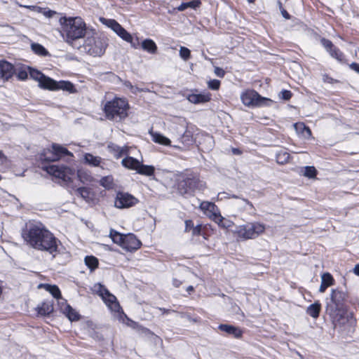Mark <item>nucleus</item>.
Returning <instances> with one entry per match:
<instances>
[{
	"mask_svg": "<svg viewBox=\"0 0 359 359\" xmlns=\"http://www.w3.org/2000/svg\"><path fill=\"white\" fill-rule=\"evenodd\" d=\"M21 236L26 245L55 257L59 253L60 240L41 222L27 223L21 231Z\"/></svg>",
	"mask_w": 359,
	"mask_h": 359,
	"instance_id": "obj_1",
	"label": "nucleus"
},
{
	"mask_svg": "<svg viewBox=\"0 0 359 359\" xmlns=\"http://www.w3.org/2000/svg\"><path fill=\"white\" fill-rule=\"evenodd\" d=\"M348 292L341 288L337 287L331 290L330 301L325 306V312L329 316L334 328L342 327L348 322Z\"/></svg>",
	"mask_w": 359,
	"mask_h": 359,
	"instance_id": "obj_2",
	"label": "nucleus"
},
{
	"mask_svg": "<svg viewBox=\"0 0 359 359\" xmlns=\"http://www.w3.org/2000/svg\"><path fill=\"white\" fill-rule=\"evenodd\" d=\"M59 23L60 33L68 44H72L76 40L84 38L86 34V23L79 16H62L59 19Z\"/></svg>",
	"mask_w": 359,
	"mask_h": 359,
	"instance_id": "obj_3",
	"label": "nucleus"
},
{
	"mask_svg": "<svg viewBox=\"0 0 359 359\" xmlns=\"http://www.w3.org/2000/svg\"><path fill=\"white\" fill-rule=\"evenodd\" d=\"M204 187L200 174L191 169H186L177 175L176 188L182 196L194 195L196 190L202 189Z\"/></svg>",
	"mask_w": 359,
	"mask_h": 359,
	"instance_id": "obj_4",
	"label": "nucleus"
},
{
	"mask_svg": "<svg viewBox=\"0 0 359 359\" xmlns=\"http://www.w3.org/2000/svg\"><path fill=\"white\" fill-rule=\"evenodd\" d=\"M130 108L128 100L126 97L115 96L105 102L102 111L107 120L121 122L128 116Z\"/></svg>",
	"mask_w": 359,
	"mask_h": 359,
	"instance_id": "obj_5",
	"label": "nucleus"
},
{
	"mask_svg": "<svg viewBox=\"0 0 359 359\" xmlns=\"http://www.w3.org/2000/svg\"><path fill=\"white\" fill-rule=\"evenodd\" d=\"M266 226L264 224L254 222L240 225L234 231V235L242 241L255 239L264 233Z\"/></svg>",
	"mask_w": 359,
	"mask_h": 359,
	"instance_id": "obj_6",
	"label": "nucleus"
},
{
	"mask_svg": "<svg viewBox=\"0 0 359 359\" xmlns=\"http://www.w3.org/2000/svg\"><path fill=\"white\" fill-rule=\"evenodd\" d=\"M242 103L248 107H270L273 101L268 97L262 96L254 89H246L241 94Z\"/></svg>",
	"mask_w": 359,
	"mask_h": 359,
	"instance_id": "obj_7",
	"label": "nucleus"
},
{
	"mask_svg": "<svg viewBox=\"0 0 359 359\" xmlns=\"http://www.w3.org/2000/svg\"><path fill=\"white\" fill-rule=\"evenodd\" d=\"M108 46L107 39L105 37L97 36L96 34L88 36L83 43L86 52L94 57L102 55Z\"/></svg>",
	"mask_w": 359,
	"mask_h": 359,
	"instance_id": "obj_8",
	"label": "nucleus"
},
{
	"mask_svg": "<svg viewBox=\"0 0 359 359\" xmlns=\"http://www.w3.org/2000/svg\"><path fill=\"white\" fill-rule=\"evenodd\" d=\"M105 24L110 27L116 34L125 41L130 43L132 47L138 48L141 43L140 39L137 36H133L125 28H123L116 20L114 19H103Z\"/></svg>",
	"mask_w": 359,
	"mask_h": 359,
	"instance_id": "obj_9",
	"label": "nucleus"
},
{
	"mask_svg": "<svg viewBox=\"0 0 359 359\" xmlns=\"http://www.w3.org/2000/svg\"><path fill=\"white\" fill-rule=\"evenodd\" d=\"M184 224V232L191 233L193 237H198L201 236L203 239L208 240L215 231V229L210 224H201L194 226V223L192 219H186Z\"/></svg>",
	"mask_w": 359,
	"mask_h": 359,
	"instance_id": "obj_10",
	"label": "nucleus"
},
{
	"mask_svg": "<svg viewBox=\"0 0 359 359\" xmlns=\"http://www.w3.org/2000/svg\"><path fill=\"white\" fill-rule=\"evenodd\" d=\"M42 168L50 175L58 180H61L64 182L70 183L72 182V175H74V172L68 166L49 165L43 166Z\"/></svg>",
	"mask_w": 359,
	"mask_h": 359,
	"instance_id": "obj_11",
	"label": "nucleus"
},
{
	"mask_svg": "<svg viewBox=\"0 0 359 359\" xmlns=\"http://www.w3.org/2000/svg\"><path fill=\"white\" fill-rule=\"evenodd\" d=\"M139 200L133 195L124 191H118L114 200V206L118 209H126L135 206Z\"/></svg>",
	"mask_w": 359,
	"mask_h": 359,
	"instance_id": "obj_12",
	"label": "nucleus"
},
{
	"mask_svg": "<svg viewBox=\"0 0 359 359\" xmlns=\"http://www.w3.org/2000/svg\"><path fill=\"white\" fill-rule=\"evenodd\" d=\"M321 45L324 47L329 55L341 64H348L344 53L332 41L322 37L320 39Z\"/></svg>",
	"mask_w": 359,
	"mask_h": 359,
	"instance_id": "obj_13",
	"label": "nucleus"
},
{
	"mask_svg": "<svg viewBox=\"0 0 359 359\" xmlns=\"http://www.w3.org/2000/svg\"><path fill=\"white\" fill-rule=\"evenodd\" d=\"M199 209L213 222H221L223 219L220 210L215 203L203 201L200 203Z\"/></svg>",
	"mask_w": 359,
	"mask_h": 359,
	"instance_id": "obj_14",
	"label": "nucleus"
},
{
	"mask_svg": "<svg viewBox=\"0 0 359 359\" xmlns=\"http://www.w3.org/2000/svg\"><path fill=\"white\" fill-rule=\"evenodd\" d=\"M15 74V67L11 62L6 60H0V83L4 84L10 81Z\"/></svg>",
	"mask_w": 359,
	"mask_h": 359,
	"instance_id": "obj_15",
	"label": "nucleus"
},
{
	"mask_svg": "<svg viewBox=\"0 0 359 359\" xmlns=\"http://www.w3.org/2000/svg\"><path fill=\"white\" fill-rule=\"evenodd\" d=\"M142 242L134 233H127L121 248L128 252H135L142 246Z\"/></svg>",
	"mask_w": 359,
	"mask_h": 359,
	"instance_id": "obj_16",
	"label": "nucleus"
},
{
	"mask_svg": "<svg viewBox=\"0 0 359 359\" xmlns=\"http://www.w3.org/2000/svg\"><path fill=\"white\" fill-rule=\"evenodd\" d=\"M58 305L60 311L70 321L73 322L80 320V314L67 303L66 299H62V301L58 303Z\"/></svg>",
	"mask_w": 359,
	"mask_h": 359,
	"instance_id": "obj_17",
	"label": "nucleus"
},
{
	"mask_svg": "<svg viewBox=\"0 0 359 359\" xmlns=\"http://www.w3.org/2000/svg\"><path fill=\"white\" fill-rule=\"evenodd\" d=\"M107 149L116 159H119L129 154L130 147L128 145L120 147L114 142H109L107 144Z\"/></svg>",
	"mask_w": 359,
	"mask_h": 359,
	"instance_id": "obj_18",
	"label": "nucleus"
},
{
	"mask_svg": "<svg viewBox=\"0 0 359 359\" xmlns=\"http://www.w3.org/2000/svg\"><path fill=\"white\" fill-rule=\"evenodd\" d=\"M37 316L46 317L50 316L54 311V304L52 300H45L35 309Z\"/></svg>",
	"mask_w": 359,
	"mask_h": 359,
	"instance_id": "obj_19",
	"label": "nucleus"
},
{
	"mask_svg": "<svg viewBox=\"0 0 359 359\" xmlns=\"http://www.w3.org/2000/svg\"><path fill=\"white\" fill-rule=\"evenodd\" d=\"M187 99L191 103L198 104L210 102L212 100V95L209 92L203 93H190L187 95Z\"/></svg>",
	"mask_w": 359,
	"mask_h": 359,
	"instance_id": "obj_20",
	"label": "nucleus"
},
{
	"mask_svg": "<svg viewBox=\"0 0 359 359\" xmlns=\"http://www.w3.org/2000/svg\"><path fill=\"white\" fill-rule=\"evenodd\" d=\"M53 158L52 159L46 160L48 161H59L62 156H72V154L65 147L53 143L51 146Z\"/></svg>",
	"mask_w": 359,
	"mask_h": 359,
	"instance_id": "obj_21",
	"label": "nucleus"
},
{
	"mask_svg": "<svg viewBox=\"0 0 359 359\" xmlns=\"http://www.w3.org/2000/svg\"><path fill=\"white\" fill-rule=\"evenodd\" d=\"M218 329L221 332L226 333L228 335L232 336L236 339H241L243 334V331L238 327H236L228 324H220Z\"/></svg>",
	"mask_w": 359,
	"mask_h": 359,
	"instance_id": "obj_22",
	"label": "nucleus"
},
{
	"mask_svg": "<svg viewBox=\"0 0 359 359\" xmlns=\"http://www.w3.org/2000/svg\"><path fill=\"white\" fill-rule=\"evenodd\" d=\"M102 299L104 302L106 306L111 311L115 313H120L121 311L123 312L122 308L119 302H118L116 297L110 292L107 296L103 297Z\"/></svg>",
	"mask_w": 359,
	"mask_h": 359,
	"instance_id": "obj_23",
	"label": "nucleus"
},
{
	"mask_svg": "<svg viewBox=\"0 0 359 359\" xmlns=\"http://www.w3.org/2000/svg\"><path fill=\"white\" fill-rule=\"evenodd\" d=\"M39 289H44L51 294V295L56 299H65L62 298L61 291L57 285H50L48 283H40L38 285Z\"/></svg>",
	"mask_w": 359,
	"mask_h": 359,
	"instance_id": "obj_24",
	"label": "nucleus"
},
{
	"mask_svg": "<svg viewBox=\"0 0 359 359\" xmlns=\"http://www.w3.org/2000/svg\"><path fill=\"white\" fill-rule=\"evenodd\" d=\"M57 81L45 75L43 77H42L41 80L40 81V83H39V87L43 90L57 91Z\"/></svg>",
	"mask_w": 359,
	"mask_h": 359,
	"instance_id": "obj_25",
	"label": "nucleus"
},
{
	"mask_svg": "<svg viewBox=\"0 0 359 359\" xmlns=\"http://www.w3.org/2000/svg\"><path fill=\"white\" fill-rule=\"evenodd\" d=\"M322 310V304L319 300L315 301L306 309V313L316 320L319 318Z\"/></svg>",
	"mask_w": 359,
	"mask_h": 359,
	"instance_id": "obj_26",
	"label": "nucleus"
},
{
	"mask_svg": "<svg viewBox=\"0 0 359 359\" xmlns=\"http://www.w3.org/2000/svg\"><path fill=\"white\" fill-rule=\"evenodd\" d=\"M140 163V161L138 159L133 156H129L128 155L126 156V157L121 161V165L124 168L128 170H135L136 172L137 170Z\"/></svg>",
	"mask_w": 359,
	"mask_h": 359,
	"instance_id": "obj_27",
	"label": "nucleus"
},
{
	"mask_svg": "<svg viewBox=\"0 0 359 359\" xmlns=\"http://www.w3.org/2000/svg\"><path fill=\"white\" fill-rule=\"evenodd\" d=\"M296 132L305 138H310L312 135L311 130L303 122H297L294 124Z\"/></svg>",
	"mask_w": 359,
	"mask_h": 359,
	"instance_id": "obj_28",
	"label": "nucleus"
},
{
	"mask_svg": "<svg viewBox=\"0 0 359 359\" xmlns=\"http://www.w3.org/2000/svg\"><path fill=\"white\" fill-rule=\"evenodd\" d=\"M83 160L85 163L93 167H99L102 161L100 156H94L90 153H86L83 156Z\"/></svg>",
	"mask_w": 359,
	"mask_h": 359,
	"instance_id": "obj_29",
	"label": "nucleus"
},
{
	"mask_svg": "<svg viewBox=\"0 0 359 359\" xmlns=\"http://www.w3.org/2000/svg\"><path fill=\"white\" fill-rule=\"evenodd\" d=\"M137 172L141 175L151 177L155 174V168L153 165H144L140 162Z\"/></svg>",
	"mask_w": 359,
	"mask_h": 359,
	"instance_id": "obj_30",
	"label": "nucleus"
},
{
	"mask_svg": "<svg viewBox=\"0 0 359 359\" xmlns=\"http://www.w3.org/2000/svg\"><path fill=\"white\" fill-rule=\"evenodd\" d=\"M149 133L152 137V140L155 143H158L159 144L164 145V146L170 145V144H171L170 140L168 139V137H165L162 134H161L159 133H156V132H153V131H151Z\"/></svg>",
	"mask_w": 359,
	"mask_h": 359,
	"instance_id": "obj_31",
	"label": "nucleus"
},
{
	"mask_svg": "<svg viewBox=\"0 0 359 359\" xmlns=\"http://www.w3.org/2000/svg\"><path fill=\"white\" fill-rule=\"evenodd\" d=\"M202 2L201 0H191L189 2H182L175 9L177 11H184L189 8L196 10V8H199Z\"/></svg>",
	"mask_w": 359,
	"mask_h": 359,
	"instance_id": "obj_32",
	"label": "nucleus"
},
{
	"mask_svg": "<svg viewBox=\"0 0 359 359\" xmlns=\"http://www.w3.org/2000/svg\"><path fill=\"white\" fill-rule=\"evenodd\" d=\"M57 90H62L70 93H74L76 92L74 85L69 81H57Z\"/></svg>",
	"mask_w": 359,
	"mask_h": 359,
	"instance_id": "obj_33",
	"label": "nucleus"
},
{
	"mask_svg": "<svg viewBox=\"0 0 359 359\" xmlns=\"http://www.w3.org/2000/svg\"><path fill=\"white\" fill-rule=\"evenodd\" d=\"M142 49L149 53L155 54L157 52V46L156 43L150 39L144 40L141 43Z\"/></svg>",
	"mask_w": 359,
	"mask_h": 359,
	"instance_id": "obj_34",
	"label": "nucleus"
},
{
	"mask_svg": "<svg viewBox=\"0 0 359 359\" xmlns=\"http://www.w3.org/2000/svg\"><path fill=\"white\" fill-rule=\"evenodd\" d=\"M126 234L121 233L115 229H111L109 231V237L112 241L121 247Z\"/></svg>",
	"mask_w": 359,
	"mask_h": 359,
	"instance_id": "obj_35",
	"label": "nucleus"
},
{
	"mask_svg": "<svg viewBox=\"0 0 359 359\" xmlns=\"http://www.w3.org/2000/svg\"><path fill=\"white\" fill-rule=\"evenodd\" d=\"M84 262L90 271H94L99 266V260L93 255L86 256L84 258Z\"/></svg>",
	"mask_w": 359,
	"mask_h": 359,
	"instance_id": "obj_36",
	"label": "nucleus"
},
{
	"mask_svg": "<svg viewBox=\"0 0 359 359\" xmlns=\"http://www.w3.org/2000/svg\"><path fill=\"white\" fill-rule=\"evenodd\" d=\"M276 158L278 164L284 165L290 161L291 156L287 151L280 150L276 154Z\"/></svg>",
	"mask_w": 359,
	"mask_h": 359,
	"instance_id": "obj_37",
	"label": "nucleus"
},
{
	"mask_svg": "<svg viewBox=\"0 0 359 359\" xmlns=\"http://www.w3.org/2000/svg\"><path fill=\"white\" fill-rule=\"evenodd\" d=\"M31 48L36 55L39 56H47L49 54L45 47L38 43H32Z\"/></svg>",
	"mask_w": 359,
	"mask_h": 359,
	"instance_id": "obj_38",
	"label": "nucleus"
},
{
	"mask_svg": "<svg viewBox=\"0 0 359 359\" xmlns=\"http://www.w3.org/2000/svg\"><path fill=\"white\" fill-rule=\"evenodd\" d=\"M318 170L314 166H305L304 168L303 175L309 179H316Z\"/></svg>",
	"mask_w": 359,
	"mask_h": 359,
	"instance_id": "obj_39",
	"label": "nucleus"
},
{
	"mask_svg": "<svg viewBox=\"0 0 359 359\" xmlns=\"http://www.w3.org/2000/svg\"><path fill=\"white\" fill-rule=\"evenodd\" d=\"M27 69L29 70V74L30 76V78L34 81H38V83H39L42 77H43L45 74L42 73L41 71L31 67H27Z\"/></svg>",
	"mask_w": 359,
	"mask_h": 359,
	"instance_id": "obj_40",
	"label": "nucleus"
},
{
	"mask_svg": "<svg viewBox=\"0 0 359 359\" xmlns=\"http://www.w3.org/2000/svg\"><path fill=\"white\" fill-rule=\"evenodd\" d=\"M29 70L27 67H21L19 69L15 68V74L19 81H25L28 78Z\"/></svg>",
	"mask_w": 359,
	"mask_h": 359,
	"instance_id": "obj_41",
	"label": "nucleus"
},
{
	"mask_svg": "<svg viewBox=\"0 0 359 359\" xmlns=\"http://www.w3.org/2000/svg\"><path fill=\"white\" fill-rule=\"evenodd\" d=\"M321 283L330 287L334 284L335 280L331 273L326 272L321 276Z\"/></svg>",
	"mask_w": 359,
	"mask_h": 359,
	"instance_id": "obj_42",
	"label": "nucleus"
},
{
	"mask_svg": "<svg viewBox=\"0 0 359 359\" xmlns=\"http://www.w3.org/2000/svg\"><path fill=\"white\" fill-rule=\"evenodd\" d=\"M76 192L78 196H81V198L86 200L90 198V191L88 187H79L76 189Z\"/></svg>",
	"mask_w": 359,
	"mask_h": 359,
	"instance_id": "obj_43",
	"label": "nucleus"
},
{
	"mask_svg": "<svg viewBox=\"0 0 359 359\" xmlns=\"http://www.w3.org/2000/svg\"><path fill=\"white\" fill-rule=\"evenodd\" d=\"M322 80L323 82L325 83H330V84H337L340 83L341 81L337 79H334L329 74L325 73L322 74Z\"/></svg>",
	"mask_w": 359,
	"mask_h": 359,
	"instance_id": "obj_44",
	"label": "nucleus"
},
{
	"mask_svg": "<svg viewBox=\"0 0 359 359\" xmlns=\"http://www.w3.org/2000/svg\"><path fill=\"white\" fill-rule=\"evenodd\" d=\"M221 86V81L217 79H212L208 82V87L212 90H218Z\"/></svg>",
	"mask_w": 359,
	"mask_h": 359,
	"instance_id": "obj_45",
	"label": "nucleus"
},
{
	"mask_svg": "<svg viewBox=\"0 0 359 359\" xmlns=\"http://www.w3.org/2000/svg\"><path fill=\"white\" fill-rule=\"evenodd\" d=\"M180 55L183 60H188L191 57V51L188 48L182 46L180 50Z\"/></svg>",
	"mask_w": 359,
	"mask_h": 359,
	"instance_id": "obj_46",
	"label": "nucleus"
},
{
	"mask_svg": "<svg viewBox=\"0 0 359 359\" xmlns=\"http://www.w3.org/2000/svg\"><path fill=\"white\" fill-rule=\"evenodd\" d=\"M215 221V222L218 224V226L222 229H229L231 227L233 224V222L230 220H226L223 217V219L221 222Z\"/></svg>",
	"mask_w": 359,
	"mask_h": 359,
	"instance_id": "obj_47",
	"label": "nucleus"
},
{
	"mask_svg": "<svg viewBox=\"0 0 359 359\" xmlns=\"http://www.w3.org/2000/svg\"><path fill=\"white\" fill-rule=\"evenodd\" d=\"M97 293L102 299L109 293V291L104 285L99 284Z\"/></svg>",
	"mask_w": 359,
	"mask_h": 359,
	"instance_id": "obj_48",
	"label": "nucleus"
},
{
	"mask_svg": "<svg viewBox=\"0 0 359 359\" xmlns=\"http://www.w3.org/2000/svg\"><path fill=\"white\" fill-rule=\"evenodd\" d=\"M97 293L102 299L109 293V291L104 285L99 284Z\"/></svg>",
	"mask_w": 359,
	"mask_h": 359,
	"instance_id": "obj_49",
	"label": "nucleus"
},
{
	"mask_svg": "<svg viewBox=\"0 0 359 359\" xmlns=\"http://www.w3.org/2000/svg\"><path fill=\"white\" fill-rule=\"evenodd\" d=\"M279 9L283 17L286 20H290L291 18V15L290 13L284 8L283 4L280 1H278Z\"/></svg>",
	"mask_w": 359,
	"mask_h": 359,
	"instance_id": "obj_50",
	"label": "nucleus"
},
{
	"mask_svg": "<svg viewBox=\"0 0 359 359\" xmlns=\"http://www.w3.org/2000/svg\"><path fill=\"white\" fill-rule=\"evenodd\" d=\"M281 98L284 100H290L292 97V93L289 90H283L280 92Z\"/></svg>",
	"mask_w": 359,
	"mask_h": 359,
	"instance_id": "obj_51",
	"label": "nucleus"
},
{
	"mask_svg": "<svg viewBox=\"0 0 359 359\" xmlns=\"http://www.w3.org/2000/svg\"><path fill=\"white\" fill-rule=\"evenodd\" d=\"M182 141L183 142L193 141V136L192 135H191L190 132L186 131L183 134V135L182 136Z\"/></svg>",
	"mask_w": 359,
	"mask_h": 359,
	"instance_id": "obj_52",
	"label": "nucleus"
},
{
	"mask_svg": "<svg viewBox=\"0 0 359 359\" xmlns=\"http://www.w3.org/2000/svg\"><path fill=\"white\" fill-rule=\"evenodd\" d=\"M214 72L219 78L224 77L225 74H226L225 71L222 68L219 67H215Z\"/></svg>",
	"mask_w": 359,
	"mask_h": 359,
	"instance_id": "obj_53",
	"label": "nucleus"
},
{
	"mask_svg": "<svg viewBox=\"0 0 359 359\" xmlns=\"http://www.w3.org/2000/svg\"><path fill=\"white\" fill-rule=\"evenodd\" d=\"M43 14L47 18H53L55 15L57 14V12L55 11H52L50 9L45 10L43 12Z\"/></svg>",
	"mask_w": 359,
	"mask_h": 359,
	"instance_id": "obj_54",
	"label": "nucleus"
},
{
	"mask_svg": "<svg viewBox=\"0 0 359 359\" xmlns=\"http://www.w3.org/2000/svg\"><path fill=\"white\" fill-rule=\"evenodd\" d=\"M349 67L352 70H353L355 72L359 74V64L358 63H357V62H352L351 64L349 65Z\"/></svg>",
	"mask_w": 359,
	"mask_h": 359,
	"instance_id": "obj_55",
	"label": "nucleus"
},
{
	"mask_svg": "<svg viewBox=\"0 0 359 359\" xmlns=\"http://www.w3.org/2000/svg\"><path fill=\"white\" fill-rule=\"evenodd\" d=\"M157 309H158L159 311H161L162 314H169V313H170L171 312H175V311H174V310L168 309H165V308L158 307Z\"/></svg>",
	"mask_w": 359,
	"mask_h": 359,
	"instance_id": "obj_56",
	"label": "nucleus"
},
{
	"mask_svg": "<svg viewBox=\"0 0 359 359\" xmlns=\"http://www.w3.org/2000/svg\"><path fill=\"white\" fill-rule=\"evenodd\" d=\"M231 152L234 155H241L243 154V151L239 148H231Z\"/></svg>",
	"mask_w": 359,
	"mask_h": 359,
	"instance_id": "obj_57",
	"label": "nucleus"
},
{
	"mask_svg": "<svg viewBox=\"0 0 359 359\" xmlns=\"http://www.w3.org/2000/svg\"><path fill=\"white\" fill-rule=\"evenodd\" d=\"M182 282L177 278L172 280V285L175 287H179L182 285Z\"/></svg>",
	"mask_w": 359,
	"mask_h": 359,
	"instance_id": "obj_58",
	"label": "nucleus"
},
{
	"mask_svg": "<svg viewBox=\"0 0 359 359\" xmlns=\"http://www.w3.org/2000/svg\"><path fill=\"white\" fill-rule=\"evenodd\" d=\"M329 287L327 286L326 285L323 284V283H321L320 284V288H319V292L320 293H323L326 291V290Z\"/></svg>",
	"mask_w": 359,
	"mask_h": 359,
	"instance_id": "obj_59",
	"label": "nucleus"
},
{
	"mask_svg": "<svg viewBox=\"0 0 359 359\" xmlns=\"http://www.w3.org/2000/svg\"><path fill=\"white\" fill-rule=\"evenodd\" d=\"M129 323H128V325L130 326L131 327L135 329L138 327V323L134 320H129Z\"/></svg>",
	"mask_w": 359,
	"mask_h": 359,
	"instance_id": "obj_60",
	"label": "nucleus"
},
{
	"mask_svg": "<svg viewBox=\"0 0 359 359\" xmlns=\"http://www.w3.org/2000/svg\"><path fill=\"white\" fill-rule=\"evenodd\" d=\"M353 273L356 275V276H359V264H357L355 267L353 268Z\"/></svg>",
	"mask_w": 359,
	"mask_h": 359,
	"instance_id": "obj_61",
	"label": "nucleus"
},
{
	"mask_svg": "<svg viewBox=\"0 0 359 359\" xmlns=\"http://www.w3.org/2000/svg\"><path fill=\"white\" fill-rule=\"evenodd\" d=\"M187 291L188 292L189 294H191L192 292H194V287L192 286V285H189L187 287Z\"/></svg>",
	"mask_w": 359,
	"mask_h": 359,
	"instance_id": "obj_62",
	"label": "nucleus"
},
{
	"mask_svg": "<svg viewBox=\"0 0 359 359\" xmlns=\"http://www.w3.org/2000/svg\"><path fill=\"white\" fill-rule=\"evenodd\" d=\"M256 0H248V1L250 4H253L255 2Z\"/></svg>",
	"mask_w": 359,
	"mask_h": 359,
	"instance_id": "obj_63",
	"label": "nucleus"
},
{
	"mask_svg": "<svg viewBox=\"0 0 359 359\" xmlns=\"http://www.w3.org/2000/svg\"><path fill=\"white\" fill-rule=\"evenodd\" d=\"M3 156V152L0 150V158Z\"/></svg>",
	"mask_w": 359,
	"mask_h": 359,
	"instance_id": "obj_64",
	"label": "nucleus"
}]
</instances>
